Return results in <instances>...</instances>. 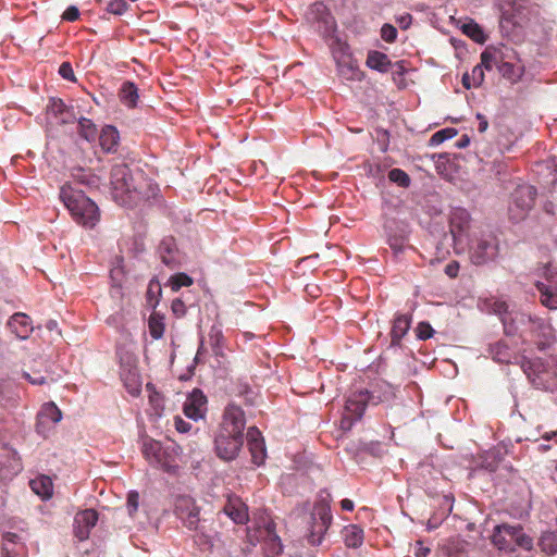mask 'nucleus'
<instances>
[{
	"label": "nucleus",
	"mask_w": 557,
	"mask_h": 557,
	"mask_svg": "<svg viewBox=\"0 0 557 557\" xmlns=\"http://www.w3.org/2000/svg\"><path fill=\"white\" fill-rule=\"evenodd\" d=\"M112 197L121 206L135 207L149 200L158 187L143 172L132 173L126 164H115L111 170Z\"/></svg>",
	"instance_id": "nucleus-1"
},
{
	"label": "nucleus",
	"mask_w": 557,
	"mask_h": 557,
	"mask_svg": "<svg viewBox=\"0 0 557 557\" xmlns=\"http://www.w3.org/2000/svg\"><path fill=\"white\" fill-rule=\"evenodd\" d=\"M245 425L243 409L234 404L228 405L214 436V451L220 459L232 461L237 458L244 445Z\"/></svg>",
	"instance_id": "nucleus-2"
},
{
	"label": "nucleus",
	"mask_w": 557,
	"mask_h": 557,
	"mask_svg": "<svg viewBox=\"0 0 557 557\" xmlns=\"http://www.w3.org/2000/svg\"><path fill=\"white\" fill-rule=\"evenodd\" d=\"M60 199L70 211L72 219L85 228H94L100 221L98 206L84 191L65 183L60 189Z\"/></svg>",
	"instance_id": "nucleus-3"
},
{
	"label": "nucleus",
	"mask_w": 557,
	"mask_h": 557,
	"mask_svg": "<svg viewBox=\"0 0 557 557\" xmlns=\"http://www.w3.org/2000/svg\"><path fill=\"white\" fill-rule=\"evenodd\" d=\"M494 548L505 555L516 554L519 549L531 553L534 549V540L520 523H499L493 528L490 536Z\"/></svg>",
	"instance_id": "nucleus-4"
},
{
	"label": "nucleus",
	"mask_w": 557,
	"mask_h": 557,
	"mask_svg": "<svg viewBox=\"0 0 557 557\" xmlns=\"http://www.w3.org/2000/svg\"><path fill=\"white\" fill-rule=\"evenodd\" d=\"M332 496L326 490L318 493L307 521L306 539L312 546L320 545L332 524Z\"/></svg>",
	"instance_id": "nucleus-5"
},
{
	"label": "nucleus",
	"mask_w": 557,
	"mask_h": 557,
	"mask_svg": "<svg viewBox=\"0 0 557 557\" xmlns=\"http://www.w3.org/2000/svg\"><path fill=\"white\" fill-rule=\"evenodd\" d=\"M537 191L531 185H519L510 194L508 202V218L517 223L523 221L533 209Z\"/></svg>",
	"instance_id": "nucleus-6"
},
{
	"label": "nucleus",
	"mask_w": 557,
	"mask_h": 557,
	"mask_svg": "<svg viewBox=\"0 0 557 557\" xmlns=\"http://www.w3.org/2000/svg\"><path fill=\"white\" fill-rule=\"evenodd\" d=\"M141 453L145 459L153 467L172 473L177 469L176 454L172 448H165L162 444L152 438H145Z\"/></svg>",
	"instance_id": "nucleus-7"
},
{
	"label": "nucleus",
	"mask_w": 557,
	"mask_h": 557,
	"mask_svg": "<svg viewBox=\"0 0 557 557\" xmlns=\"http://www.w3.org/2000/svg\"><path fill=\"white\" fill-rule=\"evenodd\" d=\"M521 369L536 388L547 391L557 384L548 363L542 358L523 357L521 359Z\"/></svg>",
	"instance_id": "nucleus-8"
},
{
	"label": "nucleus",
	"mask_w": 557,
	"mask_h": 557,
	"mask_svg": "<svg viewBox=\"0 0 557 557\" xmlns=\"http://www.w3.org/2000/svg\"><path fill=\"white\" fill-rule=\"evenodd\" d=\"M535 8L532 0H502L500 2L502 17L513 25L529 21L535 13Z\"/></svg>",
	"instance_id": "nucleus-9"
},
{
	"label": "nucleus",
	"mask_w": 557,
	"mask_h": 557,
	"mask_svg": "<svg viewBox=\"0 0 557 557\" xmlns=\"http://www.w3.org/2000/svg\"><path fill=\"white\" fill-rule=\"evenodd\" d=\"M470 260L475 265L493 261L498 255V240L492 235H482L470 247Z\"/></svg>",
	"instance_id": "nucleus-10"
},
{
	"label": "nucleus",
	"mask_w": 557,
	"mask_h": 557,
	"mask_svg": "<svg viewBox=\"0 0 557 557\" xmlns=\"http://www.w3.org/2000/svg\"><path fill=\"white\" fill-rule=\"evenodd\" d=\"M369 398L370 397L368 391H359L352 393L347 398L345 405V412L341 421L342 429L349 430L356 421L362 418Z\"/></svg>",
	"instance_id": "nucleus-11"
},
{
	"label": "nucleus",
	"mask_w": 557,
	"mask_h": 557,
	"mask_svg": "<svg viewBox=\"0 0 557 557\" xmlns=\"http://www.w3.org/2000/svg\"><path fill=\"white\" fill-rule=\"evenodd\" d=\"M306 17L310 23L317 25L318 32L323 37H331L336 30L335 18L323 2L312 3Z\"/></svg>",
	"instance_id": "nucleus-12"
},
{
	"label": "nucleus",
	"mask_w": 557,
	"mask_h": 557,
	"mask_svg": "<svg viewBox=\"0 0 557 557\" xmlns=\"http://www.w3.org/2000/svg\"><path fill=\"white\" fill-rule=\"evenodd\" d=\"M175 513L184 525L191 531H198L200 524V508L193 497L181 495L175 502Z\"/></svg>",
	"instance_id": "nucleus-13"
},
{
	"label": "nucleus",
	"mask_w": 557,
	"mask_h": 557,
	"mask_svg": "<svg viewBox=\"0 0 557 557\" xmlns=\"http://www.w3.org/2000/svg\"><path fill=\"white\" fill-rule=\"evenodd\" d=\"M530 332L534 345L541 351L548 350L556 342L554 329L550 324L539 318L529 317Z\"/></svg>",
	"instance_id": "nucleus-14"
},
{
	"label": "nucleus",
	"mask_w": 557,
	"mask_h": 557,
	"mask_svg": "<svg viewBox=\"0 0 557 557\" xmlns=\"http://www.w3.org/2000/svg\"><path fill=\"white\" fill-rule=\"evenodd\" d=\"M61 419L62 412L54 403L44 404L37 413L36 432L47 437Z\"/></svg>",
	"instance_id": "nucleus-15"
},
{
	"label": "nucleus",
	"mask_w": 557,
	"mask_h": 557,
	"mask_svg": "<svg viewBox=\"0 0 557 557\" xmlns=\"http://www.w3.org/2000/svg\"><path fill=\"white\" fill-rule=\"evenodd\" d=\"M546 282H536L535 287L540 293L541 304L549 310L557 309V273L545 270Z\"/></svg>",
	"instance_id": "nucleus-16"
},
{
	"label": "nucleus",
	"mask_w": 557,
	"mask_h": 557,
	"mask_svg": "<svg viewBox=\"0 0 557 557\" xmlns=\"http://www.w3.org/2000/svg\"><path fill=\"white\" fill-rule=\"evenodd\" d=\"M333 55L342 76L347 79H356L358 77V64L349 52L347 45H338V48L333 50Z\"/></svg>",
	"instance_id": "nucleus-17"
},
{
	"label": "nucleus",
	"mask_w": 557,
	"mask_h": 557,
	"mask_svg": "<svg viewBox=\"0 0 557 557\" xmlns=\"http://www.w3.org/2000/svg\"><path fill=\"white\" fill-rule=\"evenodd\" d=\"M471 216L463 208H455L449 218V230L455 245L461 243L470 228Z\"/></svg>",
	"instance_id": "nucleus-18"
},
{
	"label": "nucleus",
	"mask_w": 557,
	"mask_h": 557,
	"mask_svg": "<svg viewBox=\"0 0 557 557\" xmlns=\"http://www.w3.org/2000/svg\"><path fill=\"white\" fill-rule=\"evenodd\" d=\"M183 411L187 418L195 421L205 417L207 411V397L201 389H193L184 403Z\"/></svg>",
	"instance_id": "nucleus-19"
},
{
	"label": "nucleus",
	"mask_w": 557,
	"mask_h": 557,
	"mask_svg": "<svg viewBox=\"0 0 557 557\" xmlns=\"http://www.w3.org/2000/svg\"><path fill=\"white\" fill-rule=\"evenodd\" d=\"M247 445L251 455V461L256 466L263 465L267 457L264 440L258 428L251 426L247 431Z\"/></svg>",
	"instance_id": "nucleus-20"
},
{
	"label": "nucleus",
	"mask_w": 557,
	"mask_h": 557,
	"mask_svg": "<svg viewBox=\"0 0 557 557\" xmlns=\"http://www.w3.org/2000/svg\"><path fill=\"white\" fill-rule=\"evenodd\" d=\"M98 521V512L95 509H86L76 513L74 518V533L79 541L88 539L90 530Z\"/></svg>",
	"instance_id": "nucleus-21"
},
{
	"label": "nucleus",
	"mask_w": 557,
	"mask_h": 557,
	"mask_svg": "<svg viewBox=\"0 0 557 557\" xmlns=\"http://www.w3.org/2000/svg\"><path fill=\"white\" fill-rule=\"evenodd\" d=\"M259 537L264 543V549L271 557L278 556L283 550V545L275 532V524L272 521L267 522L263 528H259Z\"/></svg>",
	"instance_id": "nucleus-22"
},
{
	"label": "nucleus",
	"mask_w": 557,
	"mask_h": 557,
	"mask_svg": "<svg viewBox=\"0 0 557 557\" xmlns=\"http://www.w3.org/2000/svg\"><path fill=\"white\" fill-rule=\"evenodd\" d=\"M158 250L162 262L166 267L175 269L181 264L180 252L176 247L174 237H164L161 240Z\"/></svg>",
	"instance_id": "nucleus-23"
},
{
	"label": "nucleus",
	"mask_w": 557,
	"mask_h": 557,
	"mask_svg": "<svg viewBox=\"0 0 557 557\" xmlns=\"http://www.w3.org/2000/svg\"><path fill=\"white\" fill-rule=\"evenodd\" d=\"M48 113L58 119L62 124L73 123L76 120L73 109L67 107L60 98L50 99Z\"/></svg>",
	"instance_id": "nucleus-24"
},
{
	"label": "nucleus",
	"mask_w": 557,
	"mask_h": 557,
	"mask_svg": "<svg viewBox=\"0 0 557 557\" xmlns=\"http://www.w3.org/2000/svg\"><path fill=\"white\" fill-rule=\"evenodd\" d=\"M411 324V315L410 314H396L393 321L392 330H391V345L399 346L401 339L408 333Z\"/></svg>",
	"instance_id": "nucleus-25"
},
{
	"label": "nucleus",
	"mask_w": 557,
	"mask_h": 557,
	"mask_svg": "<svg viewBox=\"0 0 557 557\" xmlns=\"http://www.w3.org/2000/svg\"><path fill=\"white\" fill-rule=\"evenodd\" d=\"M11 331L18 338H27L33 331L32 321L25 313H14L8 322Z\"/></svg>",
	"instance_id": "nucleus-26"
},
{
	"label": "nucleus",
	"mask_w": 557,
	"mask_h": 557,
	"mask_svg": "<svg viewBox=\"0 0 557 557\" xmlns=\"http://www.w3.org/2000/svg\"><path fill=\"white\" fill-rule=\"evenodd\" d=\"M488 354L492 359L498 363H511L516 358L510 346L503 339H499L488 346Z\"/></svg>",
	"instance_id": "nucleus-27"
},
{
	"label": "nucleus",
	"mask_w": 557,
	"mask_h": 557,
	"mask_svg": "<svg viewBox=\"0 0 557 557\" xmlns=\"http://www.w3.org/2000/svg\"><path fill=\"white\" fill-rule=\"evenodd\" d=\"M224 512L235 523L242 524L248 521L247 506L239 498H230L224 506Z\"/></svg>",
	"instance_id": "nucleus-28"
},
{
	"label": "nucleus",
	"mask_w": 557,
	"mask_h": 557,
	"mask_svg": "<svg viewBox=\"0 0 557 557\" xmlns=\"http://www.w3.org/2000/svg\"><path fill=\"white\" fill-rule=\"evenodd\" d=\"M366 64L380 73H387L391 71L393 62L387 54L377 50H371L368 52Z\"/></svg>",
	"instance_id": "nucleus-29"
},
{
	"label": "nucleus",
	"mask_w": 557,
	"mask_h": 557,
	"mask_svg": "<svg viewBox=\"0 0 557 557\" xmlns=\"http://www.w3.org/2000/svg\"><path fill=\"white\" fill-rule=\"evenodd\" d=\"M120 136L117 129L111 125L104 126L99 135L100 146L106 152L115 151Z\"/></svg>",
	"instance_id": "nucleus-30"
},
{
	"label": "nucleus",
	"mask_w": 557,
	"mask_h": 557,
	"mask_svg": "<svg viewBox=\"0 0 557 557\" xmlns=\"http://www.w3.org/2000/svg\"><path fill=\"white\" fill-rule=\"evenodd\" d=\"M119 98L127 108H136L139 98L137 86L133 82H124L119 91Z\"/></svg>",
	"instance_id": "nucleus-31"
},
{
	"label": "nucleus",
	"mask_w": 557,
	"mask_h": 557,
	"mask_svg": "<svg viewBox=\"0 0 557 557\" xmlns=\"http://www.w3.org/2000/svg\"><path fill=\"white\" fill-rule=\"evenodd\" d=\"M344 542L347 547L358 548L363 543V530L357 524H349L343 530Z\"/></svg>",
	"instance_id": "nucleus-32"
},
{
	"label": "nucleus",
	"mask_w": 557,
	"mask_h": 557,
	"mask_svg": "<svg viewBox=\"0 0 557 557\" xmlns=\"http://www.w3.org/2000/svg\"><path fill=\"white\" fill-rule=\"evenodd\" d=\"M29 485L33 492L42 498H50L53 494L52 480L47 475H39L30 480Z\"/></svg>",
	"instance_id": "nucleus-33"
},
{
	"label": "nucleus",
	"mask_w": 557,
	"mask_h": 557,
	"mask_svg": "<svg viewBox=\"0 0 557 557\" xmlns=\"http://www.w3.org/2000/svg\"><path fill=\"white\" fill-rule=\"evenodd\" d=\"M468 546L469 543L466 540L460 536H453L442 545V550L448 557H458L467 552Z\"/></svg>",
	"instance_id": "nucleus-34"
},
{
	"label": "nucleus",
	"mask_w": 557,
	"mask_h": 557,
	"mask_svg": "<svg viewBox=\"0 0 557 557\" xmlns=\"http://www.w3.org/2000/svg\"><path fill=\"white\" fill-rule=\"evenodd\" d=\"M71 177L73 178L74 183L87 186V187H96L98 186V176L92 174L90 170H86L83 168H74L71 172Z\"/></svg>",
	"instance_id": "nucleus-35"
},
{
	"label": "nucleus",
	"mask_w": 557,
	"mask_h": 557,
	"mask_svg": "<svg viewBox=\"0 0 557 557\" xmlns=\"http://www.w3.org/2000/svg\"><path fill=\"white\" fill-rule=\"evenodd\" d=\"M537 544L546 555H555L557 553V533L552 531L543 532Z\"/></svg>",
	"instance_id": "nucleus-36"
},
{
	"label": "nucleus",
	"mask_w": 557,
	"mask_h": 557,
	"mask_svg": "<svg viewBox=\"0 0 557 557\" xmlns=\"http://www.w3.org/2000/svg\"><path fill=\"white\" fill-rule=\"evenodd\" d=\"M502 52L495 48H486L481 53V63L483 67L491 71L494 66L498 69L499 62L502 61Z\"/></svg>",
	"instance_id": "nucleus-37"
},
{
	"label": "nucleus",
	"mask_w": 557,
	"mask_h": 557,
	"mask_svg": "<svg viewBox=\"0 0 557 557\" xmlns=\"http://www.w3.org/2000/svg\"><path fill=\"white\" fill-rule=\"evenodd\" d=\"M78 134L81 137L86 139L87 141H92L96 139L98 135V129L95 123L86 117H81L78 120Z\"/></svg>",
	"instance_id": "nucleus-38"
},
{
	"label": "nucleus",
	"mask_w": 557,
	"mask_h": 557,
	"mask_svg": "<svg viewBox=\"0 0 557 557\" xmlns=\"http://www.w3.org/2000/svg\"><path fill=\"white\" fill-rule=\"evenodd\" d=\"M462 33L470 37L472 40H474L478 44H483L486 39V36L484 32L482 30L481 26L470 21L469 23H465L461 27Z\"/></svg>",
	"instance_id": "nucleus-39"
},
{
	"label": "nucleus",
	"mask_w": 557,
	"mask_h": 557,
	"mask_svg": "<svg viewBox=\"0 0 557 557\" xmlns=\"http://www.w3.org/2000/svg\"><path fill=\"white\" fill-rule=\"evenodd\" d=\"M149 332L152 338L159 339L164 334V323H163V317L153 312L149 317L148 321Z\"/></svg>",
	"instance_id": "nucleus-40"
},
{
	"label": "nucleus",
	"mask_w": 557,
	"mask_h": 557,
	"mask_svg": "<svg viewBox=\"0 0 557 557\" xmlns=\"http://www.w3.org/2000/svg\"><path fill=\"white\" fill-rule=\"evenodd\" d=\"M194 283V280L187 275L186 273L180 272L173 274L169 278V285L171 286L173 292L180 290L182 287H189Z\"/></svg>",
	"instance_id": "nucleus-41"
},
{
	"label": "nucleus",
	"mask_w": 557,
	"mask_h": 557,
	"mask_svg": "<svg viewBox=\"0 0 557 557\" xmlns=\"http://www.w3.org/2000/svg\"><path fill=\"white\" fill-rule=\"evenodd\" d=\"M388 178L400 187H408L410 185L409 175L401 169H392L388 172Z\"/></svg>",
	"instance_id": "nucleus-42"
},
{
	"label": "nucleus",
	"mask_w": 557,
	"mask_h": 557,
	"mask_svg": "<svg viewBox=\"0 0 557 557\" xmlns=\"http://www.w3.org/2000/svg\"><path fill=\"white\" fill-rule=\"evenodd\" d=\"M457 135V131L455 128H443L434 133L430 139L431 145H440L444 143L446 139H450Z\"/></svg>",
	"instance_id": "nucleus-43"
},
{
	"label": "nucleus",
	"mask_w": 557,
	"mask_h": 557,
	"mask_svg": "<svg viewBox=\"0 0 557 557\" xmlns=\"http://www.w3.org/2000/svg\"><path fill=\"white\" fill-rule=\"evenodd\" d=\"M129 5L125 0H111L107 4V12L114 15H122L128 10Z\"/></svg>",
	"instance_id": "nucleus-44"
},
{
	"label": "nucleus",
	"mask_w": 557,
	"mask_h": 557,
	"mask_svg": "<svg viewBox=\"0 0 557 557\" xmlns=\"http://www.w3.org/2000/svg\"><path fill=\"white\" fill-rule=\"evenodd\" d=\"M237 394L244 398L246 405H253L257 398L256 392L247 384H239Z\"/></svg>",
	"instance_id": "nucleus-45"
},
{
	"label": "nucleus",
	"mask_w": 557,
	"mask_h": 557,
	"mask_svg": "<svg viewBox=\"0 0 557 557\" xmlns=\"http://www.w3.org/2000/svg\"><path fill=\"white\" fill-rule=\"evenodd\" d=\"M417 337L421 341L431 338L434 334V330L429 322H419L416 327Z\"/></svg>",
	"instance_id": "nucleus-46"
},
{
	"label": "nucleus",
	"mask_w": 557,
	"mask_h": 557,
	"mask_svg": "<svg viewBox=\"0 0 557 557\" xmlns=\"http://www.w3.org/2000/svg\"><path fill=\"white\" fill-rule=\"evenodd\" d=\"M381 37L386 42H394L397 38V29L391 24H384L381 28Z\"/></svg>",
	"instance_id": "nucleus-47"
},
{
	"label": "nucleus",
	"mask_w": 557,
	"mask_h": 557,
	"mask_svg": "<svg viewBox=\"0 0 557 557\" xmlns=\"http://www.w3.org/2000/svg\"><path fill=\"white\" fill-rule=\"evenodd\" d=\"M126 504H127V509H128L129 515L133 516L138 509L139 494L136 491H131L127 494Z\"/></svg>",
	"instance_id": "nucleus-48"
},
{
	"label": "nucleus",
	"mask_w": 557,
	"mask_h": 557,
	"mask_svg": "<svg viewBox=\"0 0 557 557\" xmlns=\"http://www.w3.org/2000/svg\"><path fill=\"white\" fill-rule=\"evenodd\" d=\"M471 79H472V85H478V87L483 83L484 81V67L482 64H478L475 65L471 73Z\"/></svg>",
	"instance_id": "nucleus-49"
},
{
	"label": "nucleus",
	"mask_w": 557,
	"mask_h": 557,
	"mask_svg": "<svg viewBox=\"0 0 557 557\" xmlns=\"http://www.w3.org/2000/svg\"><path fill=\"white\" fill-rule=\"evenodd\" d=\"M498 71L503 74L504 77L510 79L516 76L513 64L505 62L503 58L502 61L499 62Z\"/></svg>",
	"instance_id": "nucleus-50"
},
{
	"label": "nucleus",
	"mask_w": 557,
	"mask_h": 557,
	"mask_svg": "<svg viewBox=\"0 0 557 557\" xmlns=\"http://www.w3.org/2000/svg\"><path fill=\"white\" fill-rule=\"evenodd\" d=\"M59 74L67 81L75 82V75L72 65L69 62H64L59 67Z\"/></svg>",
	"instance_id": "nucleus-51"
},
{
	"label": "nucleus",
	"mask_w": 557,
	"mask_h": 557,
	"mask_svg": "<svg viewBox=\"0 0 557 557\" xmlns=\"http://www.w3.org/2000/svg\"><path fill=\"white\" fill-rule=\"evenodd\" d=\"M195 532H196V534H195V542L199 546H207L208 548L212 547V543H211L210 536L205 534V532H202L200 530V528L198 529V531H195Z\"/></svg>",
	"instance_id": "nucleus-52"
},
{
	"label": "nucleus",
	"mask_w": 557,
	"mask_h": 557,
	"mask_svg": "<svg viewBox=\"0 0 557 557\" xmlns=\"http://www.w3.org/2000/svg\"><path fill=\"white\" fill-rule=\"evenodd\" d=\"M79 17V11L75 5L69 7L62 14V20L67 22H75Z\"/></svg>",
	"instance_id": "nucleus-53"
},
{
	"label": "nucleus",
	"mask_w": 557,
	"mask_h": 557,
	"mask_svg": "<svg viewBox=\"0 0 557 557\" xmlns=\"http://www.w3.org/2000/svg\"><path fill=\"white\" fill-rule=\"evenodd\" d=\"M460 270V264L458 261H450L446 267L444 268L445 274L450 278H456L458 276Z\"/></svg>",
	"instance_id": "nucleus-54"
},
{
	"label": "nucleus",
	"mask_w": 557,
	"mask_h": 557,
	"mask_svg": "<svg viewBox=\"0 0 557 557\" xmlns=\"http://www.w3.org/2000/svg\"><path fill=\"white\" fill-rule=\"evenodd\" d=\"M150 404L154 407L156 413L160 414V410L163 409V399L158 392H153L149 396Z\"/></svg>",
	"instance_id": "nucleus-55"
},
{
	"label": "nucleus",
	"mask_w": 557,
	"mask_h": 557,
	"mask_svg": "<svg viewBox=\"0 0 557 557\" xmlns=\"http://www.w3.org/2000/svg\"><path fill=\"white\" fill-rule=\"evenodd\" d=\"M174 425H175V429L177 432L180 433H187L190 431L191 429V424L186 422L183 418L181 417H175L174 419Z\"/></svg>",
	"instance_id": "nucleus-56"
},
{
	"label": "nucleus",
	"mask_w": 557,
	"mask_h": 557,
	"mask_svg": "<svg viewBox=\"0 0 557 557\" xmlns=\"http://www.w3.org/2000/svg\"><path fill=\"white\" fill-rule=\"evenodd\" d=\"M493 311L502 318H506L505 314L508 311V305L503 300H495L493 304Z\"/></svg>",
	"instance_id": "nucleus-57"
},
{
	"label": "nucleus",
	"mask_w": 557,
	"mask_h": 557,
	"mask_svg": "<svg viewBox=\"0 0 557 557\" xmlns=\"http://www.w3.org/2000/svg\"><path fill=\"white\" fill-rule=\"evenodd\" d=\"M171 309L177 317H183L186 312L185 304L178 298L172 301Z\"/></svg>",
	"instance_id": "nucleus-58"
},
{
	"label": "nucleus",
	"mask_w": 557,
	"mask_h": 557,
	"mask_svg": "<svg viewBox=\"0 0 557 557\" xmlns=\"http://www.w3.org/2000/svg\"><path fill=\"white\" fill-rule=\"evenodd\" d=\"M391 71L393 72L394 78H396L397 76H404V74L407 71L405 61H398L393 63Z\"/></svg>",
	"instance_id": "nucleus-59"
},
{
	"label": "nucleus",
	"mask_w": 557,
	"mask_h": 557,
	"mask_svg": "<svg viewBox=\"0 0 557 557\" xmlns=\"http://www.w3.org/2000/svg\"><path fill=\"white\" fill-rule=\"evenodd\" d=\"M396 22L401 29H407L412 23V16L409 13H406L398 16Z\"/></svg>",
	"instance_id": "nucleus-60"
},
{
	"label": "nucleus",
	"mask_w": 557,
	"mask_h": 557,
	"mask_svg": "<svg viewBox=\"0 0 557 557\" xmlns=\"http://www.w3.org/2000/svg\"><path fill=\"white\" fill-rule=\"evenodd\" d=\"M479 124H478V131L480 133H484L487 127H488V122H487V119L485 117V115L481 114V113H476L475 115Z\"/></svg>",
	"instance_id": "nucleus-61"
},
{
	"label": "nucleus",
	"mask_w": 557,
	"mask_h": 557,
	"mask_svg": "<svg viewBox=\"0 0 557 557\" xmlns=\"http://www.w3.org/2000/svg\"><path fill=\"white\" fill-rule=\"evenodd\" d=\"M389 246L393 250L396 252L401 251L404 247V239L403 238H389Z\"/></svg>",
	"instance_id": "nucleus-62"
},
{
	"label": "nucleus",
	"mask_w": 557,
	"mask_h": 557,
	"mask_svg": "<svg viewBox=\"0 0 557 557\" xmlns=\"http://www.w3.org/2000/svg\"><path fill=\"white\" fill-rule=\"evenodd\" d=\"M502 322L504 324L505 334L506 335H513L516 330L512 326V324L507 321V318H502Z\"/></svg>",
	"instance_id": "nucleus-63"
},
{
	"label": "nucleus",
	"mask_w": 557,
	"mask_h": 557,
	"mask_svg": "<svg viewBox=\"0 0 557 557\" xmlns=\"http://www.w3.org/2000/svg\"><path fill=\"white\" fill-rule=\"evenodd\" d=\"M25 377L32 383V384H35V385H41L44 383H46V379L45 376H32L29 374H25Z\"/></svg>",
	"instance_id": "nucleus-64"
}]
</instances>
